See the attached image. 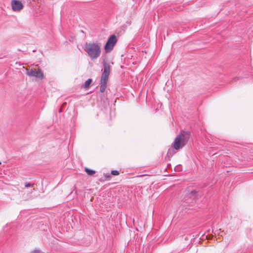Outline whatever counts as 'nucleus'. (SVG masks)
I'll use <instances>...</instances> for the list:
<instances>
[{
    "mask_svg": "<svg viewBox=\"0 0 253 253\" xmlns=\"http://www.w3.org/2000/svg\"><path fill=\"white\" fill-rule=\"evenodd\" d=\"M101 44L100 42H86L84 45V51L91 59L98 58L101 53Z\"/></svg>",
    "mask_w": 253,
    "mask_h": 253,
    "instance_id": "f257e3e1",
    "label": "nucleus"
},
{
    "mask_svg": "<svg viewBox=\"0 0 253 253\" xmlns=\"http://www.w3.org/2000/svg\"><path fill=\"white\" fill-rule=\"evenodd\" d=\"M190 135L189 131H182L175 138L172 143L173 147L176 150L182 148L187 143Z\"/></svg>",
    "mask_w": 253,
    "mask_h": 253,
    "instance_id": "f03ea898",
    "label": "nucleus"
},
{
    "mask_svg": "<svg viewBox=\"0 0 253 253\" xmlns=\"http://www.w3.org/2000/svg\"><path fill=\"white\" fill-rule=\"evenodd\" d=\"M104 70L101 76L100 81V90L101 92L105 91L108 80V77L110 73V66L106 63H103Z\"/></svg>",
    "mask_w": 253,
    "mask_h": 253,
    "instance_id": "7ed1b4c3",
    "label": "nucleus"
},
{
    "mask_svg": "<svg viewBox=\"0 0 253 253\" xmlns=\"http://www.w3.org/2000/svg\"><path fill=\"white\" fill-rule=\"evenodd\" d=\"M117 42L116 37L115 35L111 36L104 46L106 52H111Z\"/></svg>",
    "mask_w": 253,
    "mask_h": 253,
    "instance_id": "20e7f679",
    "label": "nucleus"
},
{
    "mask_svg": "<svg viewBox=\"0 0 253 253\" xmlns=\"http://www.w3.org/2000/svg\"><path fill=\"white\" fill-rule=\"evenodd\" d=\"M197 198V192L195 190L192 191L188 195V197L185 199L184 202V206L190 205L191 203H193L196 201Z\"/></svg>",
    "mask_w": 253,
    "mask_h": 253,
    "instance_id": "39448f33",
    "label": "nucleus"
},
{
    "mask_svg": "<svg viewBox=\"0 0 253 253\" xmlns=\"http://www.w3.org/2000/svg\"><path fill=\"white\" fill-rule=\"evenodd\" d=\"M27 74L31 77H35L41 79L43 78V74L41 69H39L38 71H36L34 69H31L27 71Z\"/></svg>",
    "mask_w": 253,
    "mask_h": 253,
    "instance_id": "423d86ee",
    "label": "nucleus"
},
{
    "mask_svg": "<svg viewBox=\"0 0 253 253\" xmlns=\"http://www.w3.org/2000/svg\"><path fill=\"white\" fill-rule=\"evenodd\" d=\"M11 6L14 11H20L23 8L22 2L17 0H12L11 1Z\"/></svg>",
    "mask_w": 253,
    "mask_h": 253,
    "instance_id": "0eeeda50",
    "label": "nucleus"
},
{
    "mask_svg": "<svg viewBox=\"0 0 253 253\" xmlns=\"http://www.w3.org/2000/svg\"><path fill=\"white\" fill-rule=\"evenodd\" d=\"M84 170L87 173V174L90 176L93 175L95 173V170L90 169L87 168H85Z\"/></svg>",
    "mask_w": 253,
    "mask_h": 253,
    "instance_id": "6e6552de",
    "label": "nucleus"
},
{
    "mask_svg": "<svg viewBox=\"0 0 253 253\" xmlns=\"http://www.w3.org/2000/svg\"><path fill=\"white\" fill-rule=\"evenodd\" d=\"M92 82V80L90 79H89L88 80H87L85 83H84V87L85 88H88V87L89 86L90 84Z\"/></svg>",
    "mask_w": 253,
    "mask_h": 253,
    "instance_id": "1a4fd4ad",
    "label": "nucleus"
},
{
    "mask_svg": "<svg viewBox=\"0 0 253 253\" xmlns=\"http://www.w3.org/2000/svg\"><path fill=\"white\" fill-rule=\"evenodd\" d=\"M111 174L114 175H118L119 174V172L118 170H112L111 171Z\"/></svg>",
    "mask_w": 253,
    "mask_h": 253,
    "instance_id": "9d476101",
    "label": "nucleus"
},
{
    "mask_svg": "<svg viewBox=\"0 0 253 253\" xmlns=\"http://www.w3.org/2000/svg\"><path fill=\"white\" fill-rule=\"evenodd\" d=\"M34 184H31L29 183H25V187L28 188V187H32L34 186Z\"/></svg>",
    "mask_w": 253,
    "mask_h": 253,
    "instance_id": "9b49d317",
    "label": "nucleus"
},
{
    "mask_svg": "<svg viewBox=\"0 0 253 253\" xmlns=\"http://www.w3.org/2000/svg\"><path fill=\"white\" fill-rule=\"evenodd\" d=\"M1 164V163L0 162V165Z\"/></svg>",
    "mask_w": 253,
    "mask_h": 253,
    "instance_id": "f8f14e48",
    "label": "nucleus"
}]
</instances>
